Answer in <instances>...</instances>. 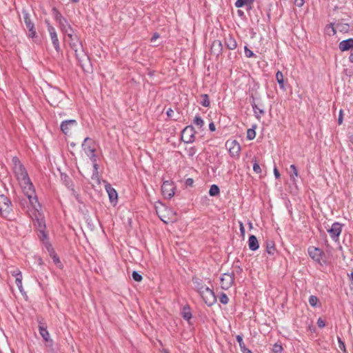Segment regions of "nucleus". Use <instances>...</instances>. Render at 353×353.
Listing matches in <instances>:
<instances>
[{
    "label": "nucleus",
    "instance_id": "58836bf2",
    "mask_svg": "<svg viewBox=\"0 0 353 353\" xmlns=\"http://www.w3.org/2000/svg\"><path fill=\"white\" fill-rule=\"evenodd\" d=\"M132 276L135 281L140 282L143 277L142 276L136 271H134L132 274Z\"/></svg>",
    "mask_w": 353,
    "mask_h": 353
},
{
    "label": "nucleus",
    "instance_id": "20e7f679",
    "mask_svg": "<svg viewBox=\"0 0 353 353\" xmlns=\"http://www.w3.org/2000/svg\"><path fill=\"white\" fill-rule=\"evenodd\" d=\"M30 207L32 209H30L28 212L30 218L35 221L34 224L37 225L39 232L43 234L44 236L46 234L43 232V230L46 228L45 221L41 213L39 212V208H40V205L35 209L31 204Z\"/></svg>",
    "mask_w": 353,
    "mask_h": 353
},
{
    "label": "nucleus",
    "instance_id": "f3484780",
    "mask_svg": "<svg viewBox=\"0 0 353 353\" xmlns=\"http://www.w3.org/2000/svg\"><path fill=\"white\" fill-rule=\"evenodd\" d=\"M223 46L221 42L219 40H215L212 42L210 51L211 54L213 55L218 57L222 53Z\"/></svg>",
    "mask_w": 353,
    "mask_h": 353
},
{
    "label": "nucleus",
    "instance_id": "7c9ffc66",
    "mask_svg": "<svg viewBox=\"0 0 353 353\" xmlns=\"http://www.w3.org/2000/svg\"><path fill=\"white\" fill-rule=\"evenodd\" d=\"M15 277V283L17 285L18 288L20 291H22V274L21 273H17V275Z\"/></svg>",
    "mask_w": 353,
    "mask_h": 353
},
{
    "label": "nucleus",
    "instance_id": "f8f14e48",
    "mask_svg": "<svg viewBox=\"0 0 353 353\" xmlns=\"http://www.w3.org/2000/svg\"><path fill=\"white\" fill-rule=\"evenodd\" d=\"M63 94L59 90H52L48 93V100L51 105H58L59 101L61 99Z\"/></svg>",
    "mask_w": 353,
    "mask_h": 353
},
{
    "label": "nucleus",
    "instance_id": "b1692460",
    "mask_svg": "<svg viewBox=\"0 0 353 353\" xmlns=\"http://www.w3.org/2000/svg\"><path fill=\"white\" fill-rule=\"evenodd\" d=\"M50 36L54 48H55L56 51L59 52L61 50V48L59 46V41L58 39L57 34H52Z\"/></svg>",
    "mask_w": 353,
    "mask_h": 353
},
{
    "label": "nucleus",
    "instance_id": "5fc2aeb1",
    "mask_svg": "<svg viewBox=\"0 0 353 353\" xmlns=\"http://www.w3.org/2000/svg\"><path fill=\"white\" fill-rule=\"evenodd\" d=\"M209 128H210V130L212 132L215 131L216 128H215V125H214V123H212H212H210L209 124Z\"/></svg>",
    "mask_w": 353,
    "mask_h": 353
},
{
    "label": "nucleus",
    "instance_id": "e433bc0d",
    "mask_svg": "<svg viewBox=\"0 0 353 353\" xmlns=\"http://www.w3.org/2000/svg\"><path fill=\"white\" fill-rule=\"evenodd\" d=\"M319 301L318 298L316 296L312 295L309 298V303L310 305L315 307Z\"/></svg>",
    "mask_w": 353,
    "mask_h": 353
},
{
    "label": "nucleus",
    "instance_id": "6e6552de",
    "mask_svg": "<svg viewBox=\"0 0 353 353\" xmlns=\"http://www.w3.org/2000/svg\"><path fill=\"white\" fill-rule=\"evenodd\" d=\"M234 283V272L224 273L220 277L221 287L223 290H227L230 288Z\"/></svg>",
    "mask_w": 353,
    "mask_h": 353
},
{
    "label": "nucleus",
    "instance_id": "423d86ee",
    "mask_svg": "<svg viewBox=\"0 0 353 353\" xmlns=\"http://www.w3.org/2000/svg\"><path fill=\"white\" fill-rule=\"evenodd\" d=\"M199 294L203 301L208 305H214L216 301V298L212 290L207 286H201L199 288Z\"/></svg>",
    "mask_w": 353,
    "mask_h": 353
},
{
    "label": "nucleus",
    "instance_id": "a878e982",
    "mask_svg": "<svg viewBox=\"0 0 353 353\" xmlns=\"http://www.w3.org/2000/svg\"><path fill=\"white\" fill-rule=\"evenodd\" d=\"M276 79L278 82L280 88L284 89V79H283V74L281 71H278L276 73Z\"/></svg>",
    "mask_w": 353,
    "mask_h": 353
},
{
    "label": "nucleus",
    "instance_id": "f257e3e1",
    "mask_svg": "<svg viewBox=\"0 0 353 353\" xmlns=\"http://www.w3.org/2000/svg\"><path fill=\"white\" fill-rule=\"evenodd\" d=\"M12 163L14 174L23 192L27 196L30 204L37 209L39 206V202L37 201L33 185L25 168L17 157H12Z\"/></svg>",
    "mask_w": 353,
    "mask_h": 353
},
{
    "label": "nucleus",
    "instance_id": "473e14b6",
    "mask_svg": "<svg viewBox=\"0 0 353 353\" xmlns=\"http://www.w3.org/2000/svg\"><path fill=\"white\" fill-rule=\"evenodd\" d=\"M219 194V188L216 185H211L210 190H209V194L212 196H216Z\"/></svg>",
    "mask_w": 353,
    "mask_h": 353
},
{
    "label": "nucleus",
    "instance_id": "4468645a",
    "mask_svg": "<svg viewBox=\"0 0 353 353\" xmlns=\"http://www.w3.org/2000/svg\"><path fill=\"white\" fill-rule=\"evenodd\" d=\"M226 147L228 148L229 152L232 157L239 156L241 151V146L236 140L228 141Z\"/></svg>",
    "mask_w": 353,
    "mask_h": 353
},
{
    "label": "nucleus",
    "instance_id": "c85d7f7f",
    "mask_svg": "<svg viewBox=\"0 0 353 353\" xmlns=\"http://www.w3.org/2000/svg\"><path fill=\"white\" fill-rule=\"evenodd\" d=\"M184 319L189 321L192 318V314L189 307H184L181 312Z\"/></svg>",
    "mask_w": 353,
    "mask_h": 353
},
{
    "label": "nucleus",
    "instance_id": "7ed1b4c3",
    "mask_svg": "<svg viewBox=\"0 0 353 353\" xmlns=\"http://www.w3.org/2000/svg\"><path fill=\"white\" fill-rule=\"evenodd\" d=\"M155 208L159 217L165 223L168 224L176 221V213L172 209L167 208L162 203H157L155 205Z\"/></svg>",
    "mask_w": 353,
    "mask_h": 353
},
{
    "label": "nucleus",
    "instance_id": "f704fd0d",
    "mask_svg": "<svg viewBox=\"0 0 353 353\" xmlns=\"http://www.w3.org/2000/svg\"><path fill=\"white\" fill-rule=\"evenodd\" d=\"M236 339L237 342L239 343L241 350L242 351L243 350H244L246 347V346L243 341L242 336L241 335H237L236 336Z\"/></svg>",
    "mask_w": 353,
    "mask_h": 353
},
{
    "label": "nucleus",
    "instance_id": "bf43d9fd",
    "mask_svg": "<svg viewBox=\"0 0 353 353\" xmlns=\"http://www.w3.org/2000/svg\"><path fill=\"white\" fill-rule=\"evenodd\" d=\"M240 230L241 233L243 234L245 232V229L242 223H240Z\"/></svg>",
    "mask_w": 353,
    "mask_h": 353
},
{
    "label": "nucleus",
    "instance_id": "9d476101",
    "mask_svg": "<svg viewBox=\"0 0 353 353\" xmlns=\"http://www.w3.org/2000/svg\"><path fill=\"white\" fill-rule=\"evenodd\" d=\"M54 10L56 12L55 19L59 23V28L61 30V31L65 34L70 32V31H73V29L68 23L67 20L56 10Z\"/></svg>",
    "mask_w": 353,
    "mask_h": 353
},
{
    "label": "nucleus",
    "instance_id": "c756f323",
    "mask_svg": "<svg viewBox=\"0 0 353 353\" xmlns=\"http://www.w3.org/2000/svg\"><path fill=\"white\" fill-rule=\"evenodd\" d=\"M200 97H201L200 103L204 107H209L210 102L209 100L208 95L206 94H201Z\"/></svg>",
    "mask_w": 353,
    "mask_h": 353
},
{
    "label": "nucleus",
    "instance_id": "0e129e2a",
    "mask_svg": "<svg viewBox=\"0 0 353 353\" xmlns=\"http://www.w3.org/2000/svg\"><path fill=\"white\" fill-rule=\"evenodd\" d=\"M350 141L353 144V134L350 137Z\"/></svg>",
    "mask_w": 353,
    "mask_h": 353
},
{
    "label": "nucleus",
    "instance_id": "774afa93",
    "mask_svg": "<svg viewBox=\"0 0 353 353\" xmlns=\"http://www.w3.org/2000/svg\"><path fill=\"white\" fill-rule=\"evenodd\" d=\"M171 112H172V110H170V111H168V115H170V114H171Z\"/></svg>",
    "mask_w": 353,
    "mask_h": 353
},
{
    "label": "nucleus",
    "instance_id": "72a5a7b5",
    "mask_svg": "<svg viewBox=\"0 0 353 353\" xmlns=\"http://www.w3.org/2000/svg\"><path fill=\"white\" fill-rule=\"evenodd\" d=\"M193 123L199 128H202L204 124V121L200 116H196L194 119Z\"/></svg>",
    "mask_w": 353,
    "mask_h": 353
},
{
    "label": "nucleus",
    "instance_id": "4be33fe9",
    "mask_svg": "<svg viewBox=\"0 0 353 353\" xmlns=\"http://www.w3.org/2000/svg\"><path fill=\"white\" fill-rule=\"evenodd\" d=\"M225 43L227 48L230 50H234L237 46L236 40L230 35L225 38Z\"/></svg>",
    "mask_w": 353,
    "mask_h": 353
},
{
    "label": "nucleus",
    "instance_id": "4d7b16f0",
    "mask_svg": "<svg viewBox=\"0 0 353 353\" xmlns=\"http://www.w3.org/2000/svg\"><path fill=\"white\" fill-rule=\"evenodd\" d=\"M11 273L12 276H16L17 275V273H21V272L18 269H16L12 271Z\"/></svg>",
    "mask_w": 353,
    "mask_h": 353
},
{
    "label": "nucleus",
    "instance_id": "13d9d810",
    "mask_svg": "<svg viewBox=\"0 0 353 353\" xmlns=\"http://www.w3.org/2000/svg\"><path fill=\"white\" fill-rule=\"evenodd\" d=\"M243 353H253L250 350L245 347L244 350L241 351Z\"/></svg>",
    "mask_w": 353,
    "mask_h": 353
},
{
    "label": "nucleus",
    "instance_id": "052dcab7",
    "mask_svg": "<svg viewBox=\"0 0 353 353\" xmlns=\"http://www.w3.org/2000/svg\"><path fill=\"white\" fill-rule=\"evenodd\" d=\"M53 260L56 263L59 262V259L55 255L53 256Z\"/></svg>",
    "mask_w": 353,
    "mask_h": 353
},
{
    "label": "nucleus",
    "instance_id": "0eeeda50",
    "mask_svg": "<svg viewBox=\"0 0 353 353\" xmlns=\"http://www.w3.org/2000/svg\"><path fill=\"white\" fill-rule=\"evenodd\" d=\"M12 212V204L9 199L3 194H0V214L5 219H9Z\"/></svg>",
    "mask_w": 353,
    "mask_h": 353
},
{
    "label": "nucleus",
    "instance_id": "603ef678",
    "mask_svg": "<svg viewBox=\"0 0 353 353\" xmlns=\"http://www.w3.org/2000/svg\"><path fill=\"white\" fill-rule=\"evenodd\" d=\"M194 183V180L191 178H188L185 181V185L188 186H192Z\"/></svg>",
    "mask_w": 353,
    "mask_h": 353
},
{
    "label": "nucleus",
    "instance_id": "a19ab883",
    "mask_svg": "<svg viewBox=\"0 0 353 353\" xmlns=\"http://www.w3.org/2000/svg\"><path fill=\"white\" fill-rule=\"evenodd\" d=\"M245 54L248 58H251L255 56L253 52L248 49L247 46L244 47Z\"/></svg>",
    "mask_w": 353,
    "mask_h": 353
},
{
    "label": "nucleus",
    "instance_id": "ea45409f",
    "mask_svg": "<svg viewBox=\"0 0 353 353\" xmlns=\"http://www.w3.org/2000/svg\"><path fill=\"white\" fill-rule=\"evenodd\" d=\"M283 350V347L281 345L278 344V343H275L274 345H273V348H272V351L275 353H281Z\"/></svg>",
    "mask_w": 353,
    "mask_h": 353
},
{
    "label": "nucleus",
    "instance_id": "dca6fc26",
    "mask_svg": "<svg viewBox=\"0 0 353 353\" xmlns=\"http://www.w3.org/2000/svg\"><path fill=\"white\" fill-rule=\"evenodd\" d=\"M308 254L311 258L314 261L320 263L322 259L323 252L321 250L314 247H310L308 248Z\"/></svg>",
    "mask_w": 353,
    "mask_h": 353
},
{
    "label": "nucleus",
    "instance_id": "bb28decb",
    "mask_svg": "<svg viewBox=\"0 0 353 353\" xmlns=\"http://www.w3.org/2000/svg\"><path fill=\"white\" fill-rule=\"evenodd\" d=\"M252 108L257 119H259L262 115L264 114L263 109L258 107L255 103L252 104Z\"/></svg>",
    "mask_w": 353,
    "mask_h": 353
},
{
    "label": "nucleus",
    "instance_id": "9b49d317",
    "mask_svg": "<svg viewBox=\"0 0 353 353\" xmlns=\"http://www.w3.org/2000/svg\"><path fill=\"white\" fill-rule=\"evenodd\" d=\"M77 126V121L74 119H70L63 121L61 123L60 128L64 134L70 135Z\"/></svg>",
    "mask_w": 353,
    "mask_h": 353
},
{
    "label": "nucleus",
    "instance_id": "39448f33",
    "mask_svg": "<svg viewBox=\"0 0 353 353\" xmlns=\"http://www.w3.org/2000/svg\"><path fill=\"white\" fill-rule=\"evenodd\" d=\"M82 148L87 156L90 157L92 162H95L97 161L95 154L97 148L96 143L92 139L87 137L84 139Z\"/></svg>",
    "mask_w": 353,
    "mask_h": 353
},
{
    "label": "nucleus",
    "instance_id": "680f3d73",
    "mask_svg": "<svg viewBox=\"0 0 353 353\" xmlns=\"http://www.w3.org/2000/svg\"><path fill=\"white\" fill-rule=\"evenodd\" d=\"M92 163H93V166H94V169L96 170H98V165L97 163V161L95 162H92Z\"/></svg>",
    "mask_w": 353,
    "mask_h": 353
},
{
    "label": "nucleus",
    "instance_id": "412c9836",
    "mask_svg": "<svg viewBox=\"0 0 353 353\" xmlns=\"http://www.w3.org/2000/svg\"><path fill=\"white\" fill-rule=\"evenodd\" d=\"M22 14L23 18V21L26 26L27 28H32V26H34V23L32 22L30 14L28 12V10L25 8L22 9Z\"/></svg>",
    "mask_w": 353,
    "mask_h": 353
},
{
    "label": "nucleus",
    "instance_id": "f03ea898",
    "mask_svg": "<svg viewBox=\"0 0 353 353\" xmlns=\"http://www.w3.org/2000/svg\"><path fill=\"white\" fill-rule=\"evenodd\" d=\"M66 35L68 39V42L70 48L74 51L79 65L84 71L88 72L90 66L89 57L83 50H79L81 48V44L78 36L74 34V30L70 31Z\"/></svg>",
    "mask_w": 353,
    "mask_h": 353
},
{
    "label": "nucleus",
    "instance_id": "6ab92c4d",
    "mask_svg": "<svg viewBox=\"0 0 353 353\" xmlns=\"http://www.w3.org/2000/svg\"><path fill=\"white\" fill-rule=\"evenodd\" d=\"M339 48L341 51H347L353 48V39L343 40L339 43Z\"/></svg>",
    "mask_w": 353,
    "mask_h": 353
},
{
    "label": "nucleus",
    "instance_id": "3c124183",
    "mask_svg": "<svg viewBox=\"0 0 353 353\" xmlns=\"http://www.w3.org/2000/svg\"><path fill=\"white\" fill-rule=\"evenodd\" d=\"M294 4L298 7H301L304 4V0H294Z\"/></svg>",
    "mask_w": 353,
    "mask_h": 353
},
{
    "label": "nucleus",
    "instance_id": "de8ad7c7",
    "mask_svg": "<svg viewBox=\"0 0 353 353\" xmlns=\"http://www.w3.org/2000/svg\"><path fill=\"white\" fill-rule=\"evenodd\" d=\"M343 110H341L339 111V118H338V123H339V125H341L343 123Z\"/></svg>",
    "mask_w": 353,
    "mask_h": 353
},
{
    "label": "nucleus",
    "instance_id": "4c0bfd02",
    "mask_svg": "<svg viewBox=\"0 0 353 353\" xmlns=\"http://www.w3.org/2000/svg\"><path fill=\"white\" fill-rule=\"evenodd\" d=\"M256 137V132L253 129H248L247 131V138L249 140H252Z\"/></svg>",
    "mask_w": 353,
    "mask_h": 353
},
{
    "label": "nucleus",
    "instance_id": "37998d69",
    "mask_svg": "<svg viewBox=\"0 0 353 353\" xmlns=\"http://www.w3.org/2000/svg\"><path fill=\"white\" fill-rule=\"evenodd\" d=\"M193 283L194 284L195 288L197 290V291L199 292V288H201V286H204L201 283H200V281L197 279H194Z\"/></svg>",
    "mask_w": 353,
    "mask_h": 353
},
{
    "label": "nucleus",
    "instance_id": "5701e85b",
    "mask_svg": "<svg viewBox=\"0 0 353 353\" xmlns=\"http://www.w3.org/2000/svg\"><path fill=\"white\" fill-rule=\"evenodd\" d=\"M39 333H40L41 336L43 337V339L46 341H48L50 339V334H49L48 331L47 330L46 327H44V325L40 323L39 326Z\"/></svg>",
    "mask_w": 353,
    "mask_h": 353
},
{
    "label": "nucleus",
    "instance_id": "cd10ccee",
    "mask_svg": "<svg viewBox=\"0 0 353 353\" xmlns=\"http://www.w3.org/2000/svg\"><path fill=\"white\" fill-rule=\"evenodd\" d=\"M291 172L290 173V179L295 181L296 178L298 176V170L294 165H291L290 167Z\"/></svg>",
    "mask_w": 353,
    "mask_h": 353
},
{
    "label": "nucleus",
    "instance_id": "09e8293b",
    "mask_svg": "<svg viewBox=\"0 0 353 353\" xmlns=\"http://www.w3.org/2000/svg\"><path fill=\"white\" fill-rule=\"evenodd\" d=\"M317 325L319 327H324L325 325V321L322 319L319 318L317 320Z\"/></svg>",
    "mask_w": 353,
    "mask_h": 353
},
{
    "label": "nucleus",
    "instance_id": "2f4dec72",
    "mask_svg": "<svg viewBox=\"0 0 353 353\" xmlns=\"http://www.w3.org/2000/svg\"><path fill=\"white\" fill-rule=\"evenodd\" d=\"M266 251L270 255H273L274 254L275 246H274V243L273 242L267 243Z\"/></svg>",
    "mask_w": 353,
    "mask_h": 353
},
{
    "label": "nucleus",
    "instance_id": "e2e57ef3",
    "mask_svg": "<svg viewBox=\"0 0 353 353\" xmlns=\"http://www.w3.org/2000/svg\"><path fill=\"white\" fill-rule=\"evenodd\" d=\"M350 61L353 63V49H352V52L350 56Z\"/></svg>",
    "mask_w": 353,
    "mask_h": 353
},
{
    "label": "nucleus",
    "instance_id": "ddd939ff",
    "mask_svg": "<svg viewBox=\"0 0 353 353\" xmlns=\"http://www.w3.org/2000/svg\"><path fill=\"white\" fill-rule=\"evenodd\" d=\"M342 231V224L339 222L334 223L330 229H327V232L330 234L331 238L337 241L339 235Z\"/></svg>",
    "mask_w": 353,
    "mask_h": 353
},
{
    "label": "nucleus",
    "instance_id": "2eb2a0df",
    "mask_svg": "<svg viewBox=\"0 0 353 353\" xmlns=\"http://www.w3.org/2000/svg\"><path fill=\"white\" fill-rule=\"evenodd\" d=\"M161 191L165 198H171L174 194V186L172 183L168 181H165L163 183Z\"/></svg>",
    "mask_w": 353,
    "mask_h": 353
},
{
    "label": "nucleus",
    "instance_id": "a211bd4d",
    "mask_svg": "<svg viewBox=\"0 0 353 353\" xmlns=\"http://www.w3.org/2000/svg\"><path fill=\"white\" fill-rule=\"evenodd\" d=\"M105 190L108 194L110 202L116 204L118 199L117 191L110 184L105 185Z\"/></svg>",
    "mask_w": 353,
    "mask_h": 353
},
{
    "label": "nucleus",
    "instance_id": "8fccbe9b",
    "mask_svg": "<svg viewBox=\"0 0 353 353\" xmlns=\"http://www.w3.org/2000/svg\"><path fill=\"white\" fill-rule=\"evenodd\" d=\"M48 30L49 32L50 35L52 34H57L55 28L52 26H48Z\"/></svg>",
    "mask_w": 353,
    "mask_h": 353
},
{
    "label": "nucleus",
    "instance_id": "c9c22d12",
    "mask_svg": "<svg viewBox=\"0 0 353 353\" xmlns=\"http://www.w3.org/2000/svg\"><path fill=\"white\" fill-rule=\"evenodd\" d=\"M219 301L224 305H225L228 303L229 299H228V296L226 295V294H225V293L221 294V295L219 296Z\"/></svg>",
    "mask_w": 353,
    "mask_h": 353
},
{
    "label": "nucleus",
    "instance_id": "393cba45",
    "mask_svg": "<svg viewBox=\"0 0 353 353\" xmlns=\"http://www.w3.org/2000/svg\"><path fill=\"white\" fill-rule=\"evenodd\" d=\"M254 0H237L235 3V6L236 8H241L244 6H248L251 7Z\"/></svg>",
    "mask_w": 353,
    "mask_h": 353
},
{
    "label": "nucleus",
    "instance_id": "1a4fd4ad",
    "mask_svg": "<svg viewBox=\"0 0 353 353\" xmlns=\"http://www.w3.org/2000/svg\"><path fill=\"white\" fill-rule=\"evenodd\" d=\"M195 130L193 126H186L182 131L181 139L187 143H192L195 138Z\"/></svg>",
    "mask_w": 353,
    "mask_h": 353
},
{
    "label": "nucleus",
    "instance_id": "864d4df0",
    "mask_svg": "<svg viewBox=\"0 0 353 353\" xmlns=\"http://www.w3.org/2000/svg\"><path fill=\"white\" fill-rule=\"evenodd\" d=\"M274 174L276 179H279L280 177L279 172L276 167L274 168Z\"/></svg>",
    "mask_w": 353,
    "mask_h": 353
},
{
    "label": "nucleus",
    "instance_id": "a18cd8bd",
    "mask_svg": "<svg viewBox=\"0 0 353 353\" xmlns=\"http://www.w3.org/2000/svg\"><path fill=\"white\" fill-rule=\"evenodd\" d=\"M28 30V37L34 38L36 37V31L34 30V25L32 26V28H27Z\"/></svg>",
    "mask_w": 353,
    "mask_h": 353
},
{
    "label": "nucleus",
    "instance_id": "338daca9",
    "mask_svg": "<svg viewBox=\"0 0 353 353\" xmlns=\"http://www.w3.org/2000/svg\"><path fill=\"white\" fill-rule=\"evenodd\" d=\"M171 112H172V110H170V111H168V115H170V114H171Z\"/></svg>",
    "mask_w": 353,
    "mask_h": 353
},
{
    "label": "nucleus",
    "instance_id": "6e6d98bb",
    "mask_svg": "<svg viewBox=\"0 0 353 353\" xmlns=\"http://www.w3.org/2000/svg\"><path fill=\"white\" fill-rule=\"evenodd\" d=\"M159 37V34L158 33H154L153 34L152 37L151 38V41L153 42L154 41H155Z\"/></svg>",
    "mask_w": 353,
    "mask_h": 353
},
{
    "label": "nucleus",
    "instance_id": "aec40b11",
    "mask_svg": "<svg viewBox=\"0 0 353 353\" xmlns=\"http://www.w3.org/2000/svg\"><path fill=\"white\" fill-rule=\"evenodd\" d=\"M248 246L250 250L252 251H255L259 248V241L254 235L250 236L248 239Z\"/></svg>",
    "mask_w": 353,
    "mask_h": 353
},
{
    "label": "nucleus",
    "instance_id": "49530a36",
    "mask_svg": "<svg viewBox=\"0 0 353 353\" xmlns=\"http://www.w3.org/2000/svg\"><path fill=\"white\" fill-rule=\"evenodd\" d=\"M253 170L257 174L261 172V167L259 164L257 163V161H255L254 163L253 164Z\"/></svg>",
    "mask_w": 353,
    "mask_h": 353
},
{
    "label": "nucleus",
    "instance_id": "79ce46f5",
    "mask_svg": "<svg viewBox=\"0 0 353 353\" xmlns=\"http://www.w3.org/2000/svg\"><path fill=\"white\" fill-rule=\"evenodd\" d=\"M186 151H187V154L189 157H193L196 152V150L195 147H191V148L187 149Z\"/></svg>",
    "mask_w": 353,
    "mask_h": 353
},
{
    "label": "nucleus",
    "instance_id": "c03bdc74",
    "mask_svg": "<svg viewBox=\"0 0 353 353\" xmlns=\"http://www.w3.org/2000/svg\"><path fill=\"white\" fill-rule=\"evenodd\" d=\"M338 342H339V348L341 350H343V352L344 353H346V348H345V345L344 342L340 338H338Z\"/></svg>",
    "mask_w": 353,
    "mask_h": 353
},
{
    "label": "nucleus",
    "instance_id": "69168bd1",
    "mask_svg": "<svg viewBox=\"0 0 353 353\" xmlns=\"http://www.w3.org/2000/svg\"><path fill=\"white\" fill-rule=\"evenodd\" d=\"M238 13H239V14H240V15H242V14H243V12L242 11H241V10H239V11H238Z\"/></svg>",
    "mask_w": 353,
    "mask_h": 353
}]
</instances>
